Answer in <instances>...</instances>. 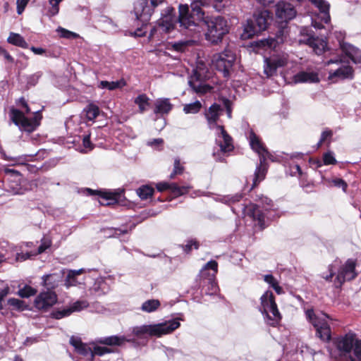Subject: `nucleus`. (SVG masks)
Wrapping results in <instances>:
<instances>
[{"label": "nucleus", "instance_id": "obj_64", "mask_svg": "<svg viewBox=\"0 0 361 361\" xmlns=\"http://www.w3.org/2000/svg\"><path fill=\"white\" fill-rule=\"evenodd\" d=\"M82 144H83L84 147L87 149L88 150H91L93 149V145L90 141V135L84 136V137L82 139Z\"/></svg>", "mask_w": 361, "mask_h": 361}, {"label": "nucleus", "instance_id": "obj_34", "mask_svg": "<svg viewBox=\"0 0 361 361\" xmlns=\"http://www.w3.org/2000/svg\"><path fill=\"white\" fill-rule=\"evenodd\" d=\"M189 85L191 88L198 94H204L210 92L212 87L204 82L200 81L197 78H191L189 81Z\"/></svg>", "mask_w": 361, "mask_h": 361}, {"label": "nucleus", "instance_id": "obj_10", "mask_svg": "<svg viewBox=\"0 0 361 361\" xmlns=\"http://www.w3.org/2000/svg\"><path fill=\"white\" fill-rule=\"evenodd\" d=\"M164 4V0H137L134 4L136 20L142 26L147 25L155 8Z\"/></svg>", "mask_w": 361, "mask_h": 361}, {"label": "nucleus", "instance_id": "obj_2", "mask_svg": "<svg viewBox=\"0 0 361 361\" xmlns=\"http://www.w3.org/2000/svg\"><path fill=\"white\" fill-rule=\"evenodd\" d=\"M180 325L178 319H171L162 323L133 327L132 334L139 339L147 338L148 336L161 337L172 333Z\"/></svg>", "mask_w": 361, "mask_h": 361}, {"label": "nucleus", "instance_id": "obj_63", "mask_svg": "<svg viewBox=\"0 0 361 361\" xmlns=\"http://www.w3.org/2000/svg\"><path fill=\"white\" fill-rule=\"evenodd\" d=\"M32 255H35V253H30V252H26V253H17L16 259V261L23 262L25 261L30 257Z\"/></svg>", "mask_w": 361, "mask_h": 361}, {"label": "nucleus", "instance_id": "obj_43", "mask_svg": "<svg viewBox=\"0 0 361 361\" xmlns=\"http://www.w3.org/2000/svg\"><path fill=\"white\" fill-rule=\"evenodd\" d=\"M137 195L142 200H147L153 195L154 190L149 185H142L136 190Z\"/></svg>", "mask_w": 361, "mask_h": 361}, {"label": "nucleus", "instance_id": "obj_5", "mask_svg": "<svg viewBox=\"0 0 361 361\" xmlns=\"http://www.w3.org/2000/svg\"><path fill=\"white\" fill-rule=\"evenodd\" d=\"M259 311L264 315L265 322L272 326H276L281 316L275 302V298L271 290H267L260 298Z\"/></svg>", "mask_w": 361, "mask_h": 361}, {"label": "nucleus", "instance_id": "obj_40", "mask_svg": "<svg viewBox=\"0 0 361 361\" xmlns=\"http://www.w3.org/2000/svg\"><path fill=\"white\" fill-rule=\"evenodd\" d=\"M242 198H243V195L238 193V194H235L233 195L224 196L223 197L221 198L220 201L231 206L232 211L233 212V213L237 214L238 212L236 211V209L235 207H233L232 205L240 202Z\"/></svg>", "mask_w": 361, "mask_h": 361}, {"label": "nucleus", "instance_id": "obj_25", "mask_svg": "<svg viewBox=\"0 0 361 361\" xmlns=\"http://www.w3.org/2000/svg\"><path fill=\"white\" fill-rule=\"evenodd\" d=\"M310 1L319 9L321 20L325 23H329L331 20L329 14V4L326 0Z\"/></svg>", "mask_w": 361, "mask_h": 361}, {"label": "nucleus", "instance_id": "obj_26", "mask_svg": "<svg viewBox=\"0 0 361 361\" xmlns=\"http://www.w3.org/2000/svg\"><path fill=\"white\" fill-rule=\"evenodd\" d=\"M86 191L88 195H98L99 197L102 199V200L99 201V202L102 204L104 205H109L113 204L116 200V197L114 193H112L111 192L107 191H101V190H93L90 188H87Z\"/></svg>", "mask_w": 361, "mask_h": 361}, {"label": "nucleus", "instance_id": "obj_14", "mask_svg": "<svg viewBox=\"0 0 361 361\" xmlns=\"http://www.w3.org/2000/svg\"><path fill=\"white\" fill-rule=\"evenodd\" d=\"M58 300V296L54 290H43L35 298L34 306L39 310L48 311Z\"/></svg>", "mask_w": 361, "mask_h": 361}, {"label": "nucleus", "instance_id": "obj_41", "mask_svg": "<svg viewBox=\"0 0 361 361\" xmlns=\"http://www.w3.org/2000/svg\"><path fill=\"white\" fill-rule=\"evenodd\" d=\"M161 305L159 300L152 299L144 302L141 306V310L145 312H153L156 311Z\"/></svg>", "mask_w": 361, "mask_h": 361}, {"label": "nucleus", "instance_id": "obj_62", "mask_svg": "<svg viewBox=\"0 0 361 361\" xmlns=\"http://www.w3.org/2000/svg\"><path fill=\"white\" fill-rule=\"evenodd\" d=\"M10 288L8 286L0 289V310L3 309L2 301L4 298L9 293Z\"/></svg>", "mask_w": 361, "mask_h": 361}, {"label": "nucleus", "instance_id": "obj_18", "mask_svg": "<svg viewBox=\"0 0 361 361\" xmlns=\"http://www.w3.org/2000/svg\"><path fill=\"white\" fill-rule=\"evenodd\" d=\"M156 188L160 192L169 190L171 191V194L176 197L188 193L190 189V186H179L175 183H170L167 182L158 183Z\"/></svg>", "mask_w": 361, "mask_h": 361}, {"label": "nucleus", "instance_id": "obj_54", "mask_svg": "<svg viewBox=\"0 0 361 361\" xmlns=\"http://www.w3.org/2000/svg\"><path fill=\"white\" fill-rule=\"evenodd\" d=\"M331 183L335 187L341 188L344 192H346V190L348 188V184L344 180H343L341 178H336L332 179L331 180Z\"/></svg>", "mask_w": 361, "mask_h": 361}, {"label": "nucleus", "instance_id": "obj_3", "mask_svg": "<svg viewBox=\"0 0 361 361\" xmlns=\"http://www.w3.org/2000/svg\"><path fill=\"white\" fill-rule=\"evenodd\" d=\"M341 356L349 357L350 361H361V340L354 333L349 332L335 341Z\"/></svg>", "mask_w": 361, "mask_h": 361}, {"label": "nucleus", "instance_id": "obj_27", "mask_svg": "<svg viewBox=\"0 0 361 361\" xmlns=\"http://www.w3.org/2000/svg\"><path fill=\"white\" fill-rule=\"evenodd\" d=\"M173 108L172 104L168 98H160L154 103V112L156 114H167Z\"/></svg>", "mask_w": 361, "mask_h": 361}, {"label": "nucleus", "instance_id": "obj_55", "mask_svg": "<svg viewBox=\"0 0 361 361\" xmlns=\"http://www.w3.org/2000/svg\"><path fill=\"white\" fill-rule=\"evenodd\" d=\"M51 245V240L48 238H43L42 243L38 247V250L35 255L41 254L48 249Z\"/></svg>", "mask_w": 361, "mask_h": 361}, {"label": "nucleus", "instance_id": "obj_32", "mask_svg": "<svg viewBox=\"0 0 361 361\" xmlns=\"http://www.w3.org/2000/svg\"><path fill=\"white\" fill-rule=\"evenodd\" d=\"M219 130L216 132L219 137L223 139V142L220 144L221 150L224 152H230L233 149L232 139L228 135L224 127H219Z\"/></svg>", "mask_w": 361, "mask_h": 361}, {"label": "nucleus", "instance_id": "obj_52", "mask_svg": "<svg viewBox=\"0 0 361 361\" xmlns=\"http://www.w3.org/2000/svg\"><path fill=\"white\" fill-rule=\"evenodd\" d=\"M323 161L325 165L336 164L337 163L331 152H328L323 155Z\"/></svg>", "mask_w": 361, "mask_h": 361}, {"label": "nucleus", "instance_id": "obj_6", "mask_svg": "<svg viewBox=\"0 0 361 361\" xmlns=\"http://www.w3.org/2000/svg\"><path fill=\"white\" fill-rule=\"evenodd\" d=\"M206 17L198 18L192 11H190L188 4L179 5V16L178 18V23L181 29H185L189 31V35L194 37L195 35L200 32L199 23L204 21Z\"/></svg>", "mask_w": 361, "mask_h": 361}, {"label": "nucleus", "instance_id": "obj_30", "mask_svg": "<svg viewBox=\"0 0 361 361\" xmlns=\"http://www.w3.org/2000/svg\"><path fill=\"white\" fill-rule=\"evenodd\" d=\"M295 82H317L319 81L318 74L315 72L301 71L294 76Z\"/></svg>", "mask_w": 361, "mask_h": 361}, {"label": "nucleus", "instance_id": "obj_50", "mask_svg": "<svg viewBox=\"0 0 361 361\" xmlns=\"http://www.w3.org/2000/svg\"><path fill=\"white\" fill-rule=\"evenodd\" d=\"M183 171V167L180 165V160L176 159L174 161V168L173 172L170 174V178H174L178 174H181Z\"/></svg>", "mask_w": 361, "mask_h": 361}, {"label": "nucleus", "instance_id": "obj_44", "mask_svg": "<svg viewBox=\"0 0 361 361\" xmlns=\"http://www.w3.org/2000/svg\"><path fill=\"white\" fill-rule=\"evenodd\" d=\"M37 293V290L30 286H25L23 288L19 289L18 295L21 298H29Z\"/></svg>", "mask_w": 361, "mask_h": 361}, {"label": "nucleus", "instance_id": "obj_47", "mask_svg": "<svg viewBox=\"0 0 361 361\" xmlns=\"http://www.w3.org/2000/svg\"><path fill=\"white\" fill-rule=\"evenodd\" d=\"M8 304L13 307V310H24L25 303L23 300L17 298H9Z\"/></svg>", "mask_w": 361, "mask_h": 361}, {"label": "nucleus", "instance_id": "obj_36", "mask_svg": "<svg viewBox=\"0 0 361 361\" xmlns=\"http://www.w3.org/2000/svg\"><path fill=\"white\" fill-rule=\"evenodd\" d=\"M259 32L260 31H258L257 27H256V25L253 20H247L246 24L244 26V32L243 36L245 38H251Z\"/></svg>", "mask_w": 361, "mask_h": 361}, {"label": "nucleus", "instance_id": "obj_33", "mask_svg": "<svg viewBox=\"0 0 361 361\" xmlns=\"http://www.w3.org/2000/svg\"><path fill=\"white\" fill-rule=\"evenodd\" d=\"M197 44V40L190 39H181L178 42H175L172 44L173 49L178 52H185L190 50L191 48L194 47Z\"/></svg>", "mask_w": 361, "mask_h": 361}, {"label": "nucleus", "instance_id": "obj_61", "mask_svg": "<svg viewBox=\"0 0 361 361\" xmlns=\"http://www.w3.org/2000/svg\"><path fill=\"white\" fill-rule=\"evenodd\" d=\"M78 283L76 277L75 276H70V275L67 274L65 285L67 288L70 286H75Z\"/></svg>", "mask_w": 361, "mask_h": 361}, {"label": "nucleus", "instance_id": "obj_57", "mask_svg": "<svg viewBox=\"0 0 361 361\" xmlns=\"http://www.w3.org/2000/svg\"><path fill=\"white\" fill-rule=\"evenodd\" d=\"M209 269L214 271V274H212V277L214 278L218 271V263L214 260H211L204 265L202 271Z\"/></svg>", "mask_w": 361, "mask_h": 361}, {"label": "nucleus", "instance_id": "obj_8", "mask_svg": "<svg viewBox=\"0 0 361 361\" xmlns=\"http://www.w3.org/2000/svg\"><path fill=\"white\" fill-rule=\"evenodd\" d=\"M272 201L267 197L262 196L259 197V204H250L248 205L241 204L240 209L243 214L248 216L254 221H257L258 226L261 229L266 227L264 213L259 207L262 206L265 211H267L271 207Z\"/></svg>", "mask_w": 361, "mask_h": 361}, {"label": "nucleus", "instance_id": "obj_31", "mask_svg": "<svg viewBox=\"0 0 361 361\" xmlns=\"http://www.w3.org/2000/svg\"><path fill=\"white\" fill-rule=\"evenodd\" d=\"M353 77V69L349 66H341L334 71H329V78L345 79Z\"/></svg>", "mask_w": 361, "mask_h": 361}, {"label": "nucleus", "instance_id": "obj_17", "mask_svg": "<svg viewBox=\"0 0 361 361\" xmlns=\"http://www.w3.org/2000/svg\"><path fill=\"white\" fill-rule=\"evenodd\" d=\"M276 15L281 20L287 21L295 18L296 11L291 4L281 1L276 5Z\"/></svg>", "mask_w": 361, "mask_h": 361}, {"label": "nucleus", "instance_id": "obj_7", "mask_svg": "<svg viewBox=\"0 0 361 361\" xmlns=\"http://www.w3.org/2000/svg\"><path fill=\"white\" fill-rule=\"evenodd\" d=\"M249 141L251 148L258 153L259 155L260 165L257 166L253 178L252 187L257 185L262 180L264 179L266 175V169L262 166V164L265 161L266 157L268 155L267 150L264 148L263 144L256 134L251 131L249 135Z\"/></svg>", "mask_w": 361, "mask_h": 361}, {"label": "nucleus", "instance_id": "obj_11", "mask_svg": "<svg viewBox=\"0 0 361 361\" xmlns=\"http://www.w3.org/2000/svg\"><path fill=\"white\" fill-rule=\"evenodd\" d=\"M306 317L315 328L317 336L324 341H329L331 329L327 322L328 316L324 313L316 314L312 310H307Z\"/></svg>", "mask_w": 361, "mask_h": 361}, {"label": "nucleus", "instance_id": "obj_51", "mask_svg": "<svg viewBox=\"0 0 361 361\" xmlns=\"http://www.w3.org/2000/svg\"><path fill=\"white\" fill-rule=\"evenodd\" d=\"M4 173L6 175L5 178H6L7 181H9L10 177H13L14 178L17 179V180H19L20 179V173L12 169H6L4 170Z\"/></svg>", "mask_w": 361, "mask_h": 361}, {"label": "nucleus", "instance_id": "obj_48", "mask_svg": "<svg viewBox=\"0 0 361 361\" xmlns=\"http://www.w3.org/2000/svg\"><path fill=\"white\" fill-rule=\"evenodd\" d=\"M113 351L107 348V347H103V346H99V345H94L93 348H92V354H93V357L94 355H99V356H102L104 354H106V353H112Z\"/></svg>", "mask_w": 361, "mask_h": 361}, {"label": "nucleus", "instance_id": "obj_12", "mask_svg": "<svg viewBox=\"0 0 361 361\" xmlns=\"http://www.w3.org/2000/svg\"><path fill=\"white\" fill-rule=\"evenodd\" d=\"M235 61V55L231 50H225L223 52L214 54L212 56V65L219 72L223 73L224 77L229 76L230 72Z\"/></svg>", "mask_w": 361, "mask_h": 361}, {"label": "nucleus", "instance_id": "obj_39", "mask_svg": "<svg viewBox=\"0 0 361 361\" xmlns=\"http://www.w3.org/2000/svg\"><path fill=\"white\" fill-rule=\"evenodd\" d=\"M139 107V111L140 113L145 112L147 107L149 106V98L145 94H139L134 100Z\"/></svg>", "mask_w": 361, "mask_h": 361}, {"label": "nucleus", "instance_id": "obj_22", "mask_svg": "<svg viewBox=\"0 0 361 361\" xmlns=\"http://www.w3.org/2000/svg\"><path fill=\"white\" fill-rule=\"evenodd\" d=\"M62 279L63 274L61 271L44 275L42 277V285L47 290H53L58 287L59 283L61 282Z\"/></svg>", "mask_w": 361, "mask_h": 361}, {"label": "nucleus", "instance_id": "obj_45", "mask_svg": "<svg viewBox=\"0 0 361 361\" xmlns=\"http://www.w3.org/2000/svg\"><path fill=\"white\" fill-rule=\"evenodd\" d=\"M89 305V303L87 300H78L75 302L71 307L69 308V310H71V313L73 312H79L86 307H87Z\"/></svg>", "mask_w": 361, "mask_h": 361}, {"label": "nucleus", "instance_id": "obj_20", "mask_svg": "<svg viewBox=\"0 0 361 361\" xmlns=\"http://www.w3.org/2000/svg\"><path fill=\"white\" fill-rule=\"evenodd\" d=\"M110 289L111 287L106 281V278L99 277L94 281L89 291L90 295L97 297L106 294Z\"/></svg>", "mask_w": 361, "mask_h": 361}, {"label": "nucleus", "instance_id": "obj_13", "mask_svg": "<svg viewBox=\"0 0 361 361\" xmlns=\"http://www.w3.org/2000/svg\"><path fill=\"white\" fill-rule=\"evenodd\" d=\"M288 61V55L285 52L275 53L264 59V73L270 78L277 74L279 68L284 67Z\"/></svg>", "mask_w": 361, "mask_h": 361}, {"label": "nucleus", "instance_id": "obj_60", "mask_svg": "<svg viewBox=\"0 0 361 361\" xmlns=\"http://www.w3.org/2000/svg\"><path fill=\"white\" fill-rule=\"evenodd\" d=\"M30 0H17V13L21 14Z\"/></svg>", "mask_w": 361, "mask_h": 361}, {"label": "nucleus", "instance_id": "obj_1", "mask_svg": "<svg viewBox=\"0 0 361 361\" xmlns=\"http://www.w3.org/2000/svg\"><path fill=\"white\" fill-rule=\"evenodd\" d=\"M356 261L348 259L343 264L338 260H335L329 267V274L322 275V278L331 281L334 276L336 275L334 281V286L340 288L345 281H350L357 276L355 271Z\"/></svg>", "mask_w": 361, "mask_h": 361}, {"label": "nucleus", "instance_id": "obj_58", "mask_svg": "<svg viewBox=\"0 0 361 361\" xmlns=\"http://www.w3.org/2000/svg\"><path fill=\"white\" fill-rule=\"evenodd\" d=\"M264 280L272 288H274L277 283H279L278 281L271 274L264 275Z\"/></svg>", "mask_w": 361, "mask_h": 361}, {"label": "nucleus", "instance_id": "obj_46", "mask_svg": "<svg viewBox=\"0 0 361 361\" xmlns=\"http://www.w3.org/2000/svg\"><path fill=\"white\" fill-rule=\"evenodd\" d=\"M71 314L69 308L63 309L61 310H54L51 313V317L56 319H60L65 317H68Z\"/></svg>", "mask_w": 361, "mask_h": 361}, {"label": "nucleus", "instance_id": "obj_59", "mask_svg": "<svg viewBox=\"0 0 361 361\" xmlns=\"http://www.w3.org/2000/svg\"><path fill=\"white\" fill-rule=\"evenodd\" d=\"M61 36L65 38L71 39V38H76L78 35L75 32L67 30L64 28H60L59 30Z\"/></svg>", "mask_w": 361, "mask_h": 361}, {"label": "nucleus", "instance_id": "obj_19", "mask_svg": "<svg viewBox=\"0 0 361 361\" xmlns=\"http://www.w3.org/2000/svg\"><path fill=\"white\" fill-rule=\"evenodd\" d=\"M70 343L75 348L77 353L86 357L88 360H93L92 348L83 343L80 338L72 336L70 338Z\"/></svg>", "mask_w": 361, "mask_h": 361}, {"label": "nucleus", "instance_id": "obj_15", "mask_svg": "<svg viewBox=\"0 0 361 361\" xmlns=\"http://www.w3.org/2000/svg\"><path fill=\"white\" fill-rule=\"evenodd\" d=\"M177 20L175 9L171 6H166L161 13L158 25L164 32H168L174 28Z\"/></svg>", "mask_w": 361, "mask_h": 361}, {"label": "nucleus", "instance_id": "obj_35", "mask_svg": "<svg viewBox=\"0 0 361 361\" xmlns=\"http://www.w3.org/2000/svg\"><path fill=\"white\" fill-rule=\"evenodd\" d=\"M7 42L13 45L27 49L28 48V44L25 39L19 34L15 32H11Z\"/></svg>", "mask_w": 361, "mask_h": 361}, {"label": "nucleus", "instance_id": "obj_49", "mask_svg": "<svg viewBox=\"0 0 361 361\" xmlns=\"http://www.w3.org/2000/svg\"><path fill=\"white\" fill-rule=\"evenodd\" d=\"M42 73L41 71H38L35 73L34 74L30 75L27 80V85L28 86H35L39 81V78L42 77Z\"/></svg>", "mask_w": 361, "mask_h": 361}, {"label": "nucleus", "instance_id": "obj_28", "mask_svg": "<svg viewBox=\"0 0 361 361\" xmlns=\"http://www.w3.org/2000/svg\"><path fill=\"white\" fill-rule=\"evenodd\" d=\"M307 44L317 55L323 54L327 48L326 40L319 37H310Z\"/></svg>", "mask_w": 361, "mask_h": 361}, {"label": "nucleus", "instance_id": "obj_16", "mask_svg": "<svg viewBox=\"0 0 361 361\" xmlns=\"http://www.w3.org/2000/svg\"><path fill=\"white\" fill-rule=\"evenodd\" d=\"M223 108L217 104H212L204 113L209 128L212 130H219V127H224L219 124V117L223 112Z\"/></svg>", "mask_w": 361, "mask_h": 361}, {"label": "nucleus", "instance_id": "obj_38", "mask_svg": "<svg viewBox=\"0 0 361 361\" xmlns=\"http://www.w3.org/2000/svg\"><path fill=\"white\" fill-rule=\"evenodd\" d=\"M126 82L124 80L121 79L120 80L117 81H106L102 80L99 82V87L100 88H106L109 90H114L116 89L122 88L123 87L126 86Z\"/></svg>", "mask_w": 361, "mask_h": 361}, {"label": "nucleus", "instance_id": "obj_23", "mask_svg": "<svg viewBox=\"0 0 361 361\" xmlns=\"http://www.w3.org/2000/svg\"><path fill=\"white\" fill-rule=\"evenodd\" d=\"M99 343L106 345H122L125 342L135 343V338H131L130 336L128 337L118 336H111L108 337L101 338L97 340Z\"/></svg>", "mask_w": 361, "mask_h": 361}, {"label": "nucleus", "instance_id": "obj_9", "mask_svg": "<svg viewBox=\"0 0 361 361\" xmlns=\"http://www.w3.org/2000/svg\"><path fill=\"white\" fill-rule=\"evenodd\" d=\"M9 118L20 130L31 133L39 125L42 116L39 112L37 111L32 118H28L23 111L12 107L9 111Z\"/></svg>", "mask_w": 361, "mask_h": 361}, {"label": "nucleus", "instance_id": "obj_29", "mask_svg": "<svg viewBox=\"0 0 361 361\" xmlns=\"http://www.w3.org/2000/svg\"><path fill=\"white\" fill-rule=\"evenodd\" d=\"M260 32L265 30L269 25V13L267 11H261L259 13L254 15L252 18Z\"/></svg>", "mask_w": 361, "mask_h": 361}, {"label": "nucleus", "instance_id": "obj_24", "mask_svg": "<svg viewBox=\"0 0 361 361\" xmlns=\"http://www.w3.org/2000/svg\"><path fill=\"white\" fill-rule=\"evenodd\" d=\"M218 4L215 0H194L191 3L190 6L192 12L197 15L198 18H203L204 12L202 11V7H209L212 5L214 8L217 9L219 7Z\"/></svg>", "mask_w": 361, "mask_h": 361}, {"label": "nucleus", "instance_id": "obj_4", "mask_svg": "<svg viewBox=\"0 0 361 361\" xmlns=\"http://www.w3.org/2000/svg\"><path fill=\"white\" fill-rule=\"evenodd\" d=\"M207 25L205 39L213 45L219 44L228 31L227 21L221 16L208 17L204 21Z\"/></svg>", "mask_w": 361, "mask_h": 361}, {"label": "nucleus", "instance_id": "obj_42", "mask_svg": "<svg viewBox=\"0 0 361 361\" xmlns=\"http://www.w3.org/2000/svg\"><path fill=\"white\" fill-rule=\"evenodd\" d=\"M202 103L197 100L194 102L186 104L183 106V112L186 114H197L198 113L200 109H202Z\"/></svg>", "mask_w": 361, "mask_h": 361}, {"label": "nucleus", "instance_id": "obj_37", "mask_svg": "<svg viewBox=\"0 0 361 361\" xmlns=\"http://www.w3.org/2000/svg\"><path fill=\"white\" fill-rule=\"evenodd\" d=\"M99 106L94 103H90L83 110L88 121H94L99 116Z\"/></svg>", "mask_w": 361, "mask_h": 361}, {"label": "nucleus", "instance_id": "obj_56", "mask_svg": "<svg viewBox=\"0 0 361 361\" xmlns=\"http://www.w3.org/2000/svg\"><path fill=\"white\" fill-rule=\"evenodd\" d=\"M282 42H283V39L281 37H277L276 39L269 37L266 39L264 45H267L270 48L275 49L277 44L282 43Z\"/></svg>", "mask_w": 361, "mask_h": 361}, {"label": "nucleus", "instance_id": "obj_21", "mask_svg": "<svg viewBox=\"0 0 361 361\" xmlns=\"http://www.w3.org/2000/svg\"><path fill=\"white\" fill-rule=\"evenodd\" d=\"M340 47L343 53L355 63H361V51L352 44L339 41Z\"/></svg>", "mask_w": 361, "mask_h": 361}, {"label": "nucleus", "instance_id": "obj_53", "mask_svg": "<svg viewBox=\"0 0 361 361\" xmlns=\"http://www.w3.org/2000/svg\"><path fill=\"white\" fill-rule=\"evenodd\" d=\"M194 247L195 249H198L199 243L196 240H189L187 241V243L183 246V250L185 253H190L192 250V247Z\"/></svg>", "mask_w": 361, "mask_h": 361}]
</instances>
